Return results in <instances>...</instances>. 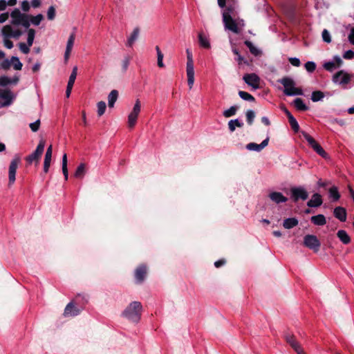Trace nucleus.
I'll return each mask as SVG.
<instances>
[{
    "label": "nucleus",
    "instance_id": "f257e3e1",
    "mask_svg": "<svg viewBox=\"0 0 354 354\" xmlns=\"http://www.w3.org/2000/svg\"><path fill=\"white\" fill-rule=\"evenodd\" d=\"M142 309V306L140 302L132 301L124 310L122 315L132 322L138 323L140 319Z\"/></svg>",
    "mask_w": 354,
    "mask_h": 354
},
{
    "label": "nucleus",
    "instance_id": "f03ea898",
    "mask_svg": "<svg viewBox=\"0 0 354 354\" xmlns=\"http://www.w3.org/2000/svg\"><path fill=\"white\" fill-rule=\"evenodd\" d=\"M223 21L225 29H227L234 33H240L244 26L243 20H234L230 15L229 12H223Z\"/></svg>",
    "mask_w": 354,
    "mask_h": 354
},
{
    "label": "nucleus",
    "instance_id": "7ed1b4c3",
    "mask_svg": "<svg viewBox=\"0 0 354 354\" xmlns=\"http://www.w3.org/2000/svg\"><path fill=\"white\" fill-rule=\"evenodd\" d=\"M1 35L4 37V46L7 48L11 49L13 47V43L9 38L12 37L18 39L22 35V32L19 29L13 28L10 25H6L2 28Z\"/></svg>",
    "mask_w": 354,
    "mask_h": 354
},
{
    "label": "nucleus",
    "instance_id": "20e7f679",
    "mask_svg": "<svg viewBox=\"0 0 354 354\" xmlns=\"http://www.w3.org/2000/svg\"><path fill=\"white\" fill-rule=\"evenodd\" d=\"M278 82L283 86V93L286 95H301L303 94V91L301 88H296L295 86V84L292 78L288 77H284L282 79L279 80Z\"/></svg>",
    "mask_w": 354,
    "mask_h": 354
},
{
    "label": "nucleus",
    "instance_id": "39448f33",
    "mask_svg": "<svg viewBox=\"0 0 354 354\" xmlns=\"http://www.w3.org/2000/svg\"><path fill=\"white\" fill-rule=\"evenodd\" d=\"M12 18L11 24L15 26L21 25L26 28H28L30 24L29 20V16L21 13L17 8L15 9L10 13Z\"/></svg>",
    "mask_w": 354,
    "mask_h": 354
},
{
    "label": "nucleus",
    "instance_id": "423d86ee",
    "mask_svg": "<svg viewBox=\"0 0 354 354\" xmlns=\"http://www.w3.org/2000/svg\"><path fill=\"white\" fill-rule=\"evenodd\" d=\"M301 133H302L304 138H305V140L307 141V142L310 145V147L311 148H313V150L317 154H319L320 156H322L324 158H328L327 153L324 150V149L322 147V146L319 143H317V141L312 136H310L308 133H307L304 131H302Z\"/></svg>",
    "mask_w": 354,
    "mask_h": 354
},
{
    "label": "nucleus",
    "instance_id": "0eeeda50",
    "mask_svg": "<svg viewBox=\"0 0 354 354\" xmlns=\"http://www.w3.org/2000/svg\"><path fill=\"white\" fill-rule=\"evenodd\" d=\"M301 133H302L304 138H305V140L307 141V142L310 145V147L311 148H313V150L317 154H319L320 156H322L324 158H328L327 153L324 150V149L322 147V146L319 143H317V141L312 136H310L308 133H307L304 131H302Z\"/></svg>",
    "mask_w": 354,
    "mask_h": 354
},
{
    "label": "nucleus",
    "instance_id": "6e6552de",
    "mask_svg": "<svg viewBox=\"0 0 354 354\" xmlns=\"http://www.w3.org/2000/svg\"><path fill=\"white\" fill-rule=\"evenodd\" d=\"M303 244L305 247L312 250L315 252L319 250L321 243L315 235L307 234L304 237Z\"/></svg>",
    "mask_w": 354,
    "mask_h": 354
},
{
    "label": "nucleus",
    "instance_id": "1a4fd4ad",
    "mask_svg": "<svg viewBox=\"0 0 354 354\" xmlns=\"http://www.w3.org/2000/svg\"><path fill=\"white\" fill-rule=\"evenodd\" d=\"M16 95L8 89H0V107L8 106L12 104Z\"/></svg>",
    "mask_w": 354,
    "mask_h": 354
},
{
    "label": "nucleus",
    "instance_id": "9d476101",
    "mask_svg": "<svg viewBox=\"0 0 354 354\" xmlns=\"http://www.w3.org/2000/svg\"><path fill=\"white\" fill-rule=\"evenodd\" d=\"M45 147V142L44 140H40L35 151L32 152L30 155L26 158V160L31 164L35 160H39L41 154L44 152Z\"/></svg>",
    "mask_w": 354,
    "mask_h": 354
},
{
    "label": "nucleus",
    "instance_id": "9b49d317",
    "mask_svg": "<svg viewBox=\"0 0 354 354\" xmlns=\"http://www.w3.org/2000/svg\"><path fill=\"white\" fill-rule=\"evenodd\" d=\"M351 78L348 73L344 71H339L333 75V80L336 84L344 86L349 83Z\"/></svg>",
    "mask_w": 354,
    "mask_h": 354
},
{
    "label": "nucleus",
    "instance_id": "f8f14e48",
    "mask_svg": "<svg viewBox=\"0 0 354 354\" xmlns=\"http://www.w3.org/2000/svg\"><path fill=\"white\" fill-rule=\"evenodd\" d=\"M20 162L19 157L14 158L10 162L8 169L9 185H12L15 181V175L18 165Z\"/></svg>",
    "mask_w": 354,
    "mask_h": 354
},
{
    "label": "nucleus",
    "instance_id": "ddd939ff",
    "mask_svg": "<svg viewBox=\"0 0 354 354\" xmlns=\"http://www.w3.org/2000/svg\"><path fill=\"white\" fill-rule=\"evenodd\" d=\"M291 195L295 201H297L299 199L304 201L308 197V192L302 187H292L291 189Z\"/></svg>",
    "mask_w": 354,
    "mask_h": 354
},
{
    "label": "nucleus",
    "instance_id": "4468645a",
    "mask_svg": "<svg viewBox=\"0 0 354 354\" xmlns=\"http://www.w3.org/2000/svg\"><path fill=\"white\" fill-rule=\"evenodd\" d=\"M245 82L254 89L259 87L260 79L255 73L246 74L243 76Z\"/></svg>",
    "mask_w": 354,
    "mask_h": 354
},
{
    "label": "nucleus",
    "instance_id": "2eb2a0df",
    "mask_svg": "<svg viewBox=\"0 0 354 354\" xmlns=\"http://www.w3.org/2000/svg\"><path fill=\"white\" fill-rule=\"evenodd\" d=\"M268 142L269 137H267L261 144L250 142L247 145L246 148L250 151H260L268 145Z\"/></svg>",
    "mask_w": 354,
    "mask_h": 354
},
{
    "label": "nucleus",
    "instance_id": "dca6fc26",
    "mask_svg": "<svg viewBox=\"0 0 354 354\" xmlns=\"http://www.w3.org/2000/svg\"><path fill=\"white\" fill-rule=\"evenodd\" d=\"M75 39V32H72L71 34V35L69 36L67 44H66V50H65V53H64L65 62H67L70 57V55H71V53L72 51V48H73V46L74 44Z\"/></svg>",
    "mask_w": 354,
    "mask_h": 354
},
{
    "label": "nucleus",
    "instance_id": "f3484780",
    "mask_svg": "<svg viewBox=\"0 0 354 354\" xmlns=\"http://www.w3.org/2000/svg\"><path fill=\"white\" fill-rule=\"evenodd\" d=\"M147 274V268L144 265H141L137 268L135 271V278L138 283H142Z\"/></svg>",
    "mask_w": 354,
    "mask_h": 354
},
{
    "label": "nucleus",
    "instance_id": "a211bd4d",
    "mask_svg": "<svg viewBox=\"0 0 354 354\" xmlns=\"http://www.w3.org/2000/svg\"><path fill=\"white\" fill-rule=\"evenodd\" d=\"M81 310L76 308L73 302H70L67 304L64 309V316H76L80 313Z\"/></svg>",
    "mask_w": 354,
    "mask_h": 354
},
{
    "label": "nucleus",
    "instance_id": "6ab92c4d",
    "mask_svg": "<svg viewBox=\"0 0 354 354\" xmlns=\"http://www.w3.org/2000/svg\"><path fill=\"white\" fill-rule=\"evenodd\" d=\"M269 197L271 201L277 204L286 203L288 201V198L286 196H284L281 192H272L270 193Z\"/></svg>",
    "mask_w": 354,
    "mask_h": 354
},
{
    "label": "nucleus",
    "instance_id": "aec40b11",
    "mask_svg": "<svg viewBox=\"0 0 354 354\" xmlns=\"http://www.w3.org/2000/svg\"><path fill=\"white\" fill-rule=\"evenodd\" d=\"M322 204V199L319 194H314L310 200L307 203V205L310 207H317Z\"/></svg>",
    "mask_w": 354,
    "mask_h": 354
},
{
    "label": "nucleus",
    "instance_id": "412c9836",
    "mask_svg": "<svg viewBox=\"0 0 354 354\" xmlns=\"http://www.w3.org/2000/svg\"><path fill=\"white\" fill-rule=\"evenodd\" d=\"M333 214L335 217L342 222L346 220V210L342 207H337L334 209Z\"/></svg>",
    "mask_w": 354,
    "mask_h": 354
},
{
    "label": "nucleus",
    "instance_id": "4be33fe9",
    "mask_svg": "<svg viewBox=\"0 0 354 354\" xmlns=\"http://www.w3.org/2000/svg\"><path fill=\"white\" fill-rule=\"evenodd\" d=\"M93 112H82L81 118L82 124L84 126L91 125L93 124L95 119L93 117Z\"/></svg>",
    "mask_w": 354,
    "mask_h": 354
},
{
    "label": "nucleus",
    "instance_id": "5701e85b",
    "mask_svg": "<svg viewBox=\"0 0 354 354\" xmlns=\"http://www.w3.org/2000/svg\"><path fill=\"white\" fill-rule=\"evenodd\" d=\"M310 221L314 225L318 226H323L326 223V217L323 214H317L316 216H313L310 218Z\"/></svg>",
    "mask_w": 354,
    "mask_h": 354
},
{
    "label": "nucleus",
    "instance_id": "b1692460",
    "mask_svg": "<svg viewBox=\"0 0 354 354\" xmlns=\"http://www.w3.org/2000/svg\"><path fill=\"white\" fill-rule=\"evenodd\" d=\"M140 33V29L138 28H135L131 32V35L129 37L127 41L126 45L129 47H132L134 42L137 40L138 38Z\"/></svg>",
    "mask_w": 354,
    "mask_h": 354
},
{
    "label": "nucleus",
    "instance_id": "393cba45",
    "mask_svg": "<svg viewBox=\"0 0 354 354\" xmlns=\"http://www.w3.org/2000/svg\"><path fill=\"white\" fill-rule=\"evenodd\" d=\"M118 97V91L117 90H113L110 92L108 95V106L110 109H113L115 102Z\"/></svg>",
    "mask_w": 354,
    "mask_h": 354
},
{
    "label": "nucleus",
    "instance_id": "a878e982",
    "mask_svg": "<svg viewBox=\"0 0 354 354\" xmlns=\"http://www.w3.org/2000/svg\"><path fill=\"white\" fill-rule=\"evenodd\" d=\"M286 113H287L288 121H289V123H290V125L292 129L294 131L295 133H297L299 130V125L297 120L291 114L290 112H286Z\"/></svg>",
    "mask_w": 354,
    "mask_h": 354
},
{
    "label": "nucleus",
    "instance_id": "bb28decb",
    "mask_svg": "<svg viewBox=\"0 0 354 354\" xmlns=\"http://www.w3.org/2000/svg\"><path fill=\"white\" fill-rule=\"evenodd\" d=\"M337 236L339 239L345 245L348 244L351 242V238L349 235L344 230H338Z\"/></svg>",
    "mask_w": 354,
    "mask_h": 354
},
{
    "label": "nucleus",
    "instance_id": "cd10ccee",
    "mask_svg": "<svg viewBox=\"0 0 354 354\" xmlns=\"http://www.w3.org/2000/svg\"><path fill=\"white\" fill-rule=\"evenodd\" d=\"M298 223L299 221L296 218H288L283 221V226L284 228L289 230L297 226Z\"/></svg>",
    "mask_w": 354,
    "mask_h": 354
},
{
    "label": "nucleus",
    "instance_id": "c85d7f7f",
    "mask_svg": "<svg viewBox=\"0 0 354 354\" xmlns=\"http://www.w3.org/2000/svg\"><path fill=\"white\" fill-rule=\"evenodd\" d=\"M138 113L139 112H130V113L128 115V127L129 128H133L138 118Z\"/></svg>",
    "mask_w": 354,
    "mask_h": 354
},
{
    "label": "nucleus",
    "instance_id": "c756f323",
    "mask_svg": "<svg viewBox=\"0 0 354 354\" xmlns=\"http://www.w3.org/2000/svg\"><path fill=\"white\" fill-rule=\"evenodd\" d=\"M187 75V84L192 88L194 82V68H186Z\"/></svg>",
    "mask_w": 354,
    "mask_h": 354
},
{
    "label": "nucleus",
    "instance_id": "7c9ffc66",
    "mask_svg": "<svg viewBox=\"0 0 354 354\" xmlns=\"http://www.w3.org/2000/svg\"><path fill=\"white\" fill-rule=\"evenodd\" d=\"M198 41L201 47L205 48H210V43L209 41V39L206 37H205L202 32H200L198 34Z\"/></svg>",
    "mask_w": 354,
    "mask_h": 354
},
{
    "label": "nucleus",
    "instance_id": "2f4dec72",
    "mask_svg": "<svg viewBox=\"0 0 354 354\" xmlns=\"http://www.w3.org/2000/svg\"><path fill=\"white\" fill-rule=\"evenodd\" d=\"M243 125V123L239 119L231 120L228 122L229 129L231 132H233L236 127H241Z\"/></svg>",
    "mask_w": 354,
    "mask_h": 354
},
{
    "label": "nucleus",
    "instance_id": "473e14b6",
    "mask_svg": "<svg viewBox=\"0 0 354 354\" xmlns=\"http://www.w3.org/2000/svg\"><path fill=\"white\" fill-rule=\"evenodd\" d=\"M86 173L85 165L84 163H81L74 174L75 178H83Z\"/></svg>",
    "mask_w": 354,
    "mask_h": 354
},
{
    "label": "nucleus",
    "instance_id": "72a5a7b5",
    "mask_svg": "<svg viewBox=\"0 0 354 354\" xmlns=\"http://www.w3.org/2000/svg\"><path fill=\"white\" fill-rule=\"evenodd\" d=\"M62 172L64 176V178L66 180H68V168H67V155L66 153H64L62 156Z\"/></svg>",
    "mask_w": 354,
    "mask_h": 354
},
{
    "label": "nucleus",
    "instance_id": "f704fd0d",
    "mask_svg": "<svg viewBox=\"0 0 354 354\" xmlns=\"http://www.w3.org/2000/svg\"><path fill=\"white\" fill-rule=\"evenodd\" d=\"M11 65L17 71L21 70L23 64L17 57L12 56L10 58Z\"/></svg>",
    "mask_w": 354,
    "mask_h": 354
},
{
    "label": "nucleus",
    "instance_id": "c9c22d12",
    "mask_svg": "<svg viewBox=\"0 0 354 354\" xmlns=\"http://www.w3.org/2000/svg\"><path fill=\"white\" fill-rule=\"evenodd\" d=\"M329 196L334 201H337L339 199L340 195L336 187H332L329 189Z\"/></svg>",
    "mask_w": 354,
    "mask_h": 354
},
{
    "label": "nucleus",
    "instance_id": "e433bc0d",
    "mask_svg": "<svg viewBox=\"0 0 354 354\" xmlns=\"http://www.w3.org/2000/svg\"><path fill=\"white\" fill-rule=\"evenodd\" d=\"M286 342L291 346L292 348H295L299 344L295 340L294 335L286 334L285 335Z\"/></svg>",
    "mask_w": 354,
    "mask_h": 354
},
{
    "label": "nucleus",
    "instance_id": "4c0bfd02",
    "mask_svg": "<svg viewBox=\"0 0 354 354\" xmlns=\"http://www.w3.org/2000/svg\"><path fill=\"white\" fill-rule=\"evenodd\" d=\"M52 155L45 154L44 161V172L48 173L49 170V167L50 166Z\"/></svg>",
    "mask_w": 354,
    "mask_h": 354
},
{
    "label": "nucleus",
    "instance_id": "58836bf2",
    "mask_svg": "<svg viewBox=\"0 0 354 354\" xmlns=\"http://www.w3.org/2000/svg\"><path fill=\"white\" fill-rule=\"evenodd\" d=\"M77 75V66H75L73 68L72 73L69 77V80L67 85L73 86L76 77Z\"/></svg>",
    "mask_w": 354,
    "mask_h": 354
},
{
    "label": "nucleus",
    "instance_id": "ea45409f",
    "mask_svg": "<svg viewBox=\"0 0 354 354\" xmlns=\"http://www.w3.org/2000/svg\"><path fill=\"white\" fill-rule=\"evenodd\" d=\"M324 97V94L323 92L320 91H313L312 93V95H311V100L313 101V102H318L321 100H322Z\"/></svg>",
    "mask_w": 354,
    "mask_h": 354
},
{
    "label": "nucleus",
    "instance_id": "a19ab883",
    "mask_svg": "<svg viewBox=\"0 0 354 354\" xmlns=\"http://www.w3.org/2000/svg\"><path fill=\"white\" fill-rule=\"evenodd\" d=\"M35 36V31L34 29H28V38H27V44L29 46H32L34 39Z\"/></svg>",
    "mask_w": 354,
    "mask_h": 354
},
{
    "label": "nucleus",
    "instance_id": "79ce46f5",
    "mask_svg": "<svg viewBox=\"0 0 354 354\" xmlns=\"http://www.w3.org/2000/svg\"><path fill=\"white\" fill-rule=\"evenodd\" d=\"M294 105L295 108L299 110H305L307 109L304 101L301 98L295 99L294 100Z\"/></svg>",
    "mask_w": 354,
    "mask_h": 354
},
{
    "label": "nucleus",
    "instance_id": "37998d69",
    "mask_svg": "<svg viewBox=\"0 0 354 354\" xmlns=\"http://www.w3.org/2000/svg\"><path fill=\"white\" fill-rule=\"evenodd\" d=\"M245 44L250 49V51L252 54L255 55H258V53H259L258 49L254 46V45L252 44V43L251 41H245Z\"/></svg>",
    "mask_w": 354,
    "mask_h": 354
},
{
    "label": "nucleus",
    "instance_id": "c03bdc74",
    "mask_svg": "<svg viewBox=\"0 0 354 354\" xmlns=\"http://www.w3.org/2000/svg\"><path fill=\"white\" fill-rule=\"evenodd\" d=\"M44 16L41 14H39L37 16L31 17V22L35 26H38L43 20Z\"/></svg>",
    "mask_w": 354,
    "mask_h": 354
},
{
    "label": "nucleus",
    "instance_id": "a18cd8bd",
    "mask_svg": "<svg viewBox=\"0 0 354 354\" xmlns=\"http://www.w3.org/2000/svg\"><path fill=\"white\" fill-rule=\"evenodd\" d=\"M232 52L237 56L236 61L239 64H241L242 62L248 64L247 61H245L244 57L239 54V50L236 48H232Z\"/></svg>",
    "mask_w": 354,
    "mask_h": 354
},
{
    "label": "nucleus",
    "instance_id": "49530a36",
    "mask_svg": "<svg viewBox=\"0 0 354 354\" xmlns=\"http://www.w3.org/2000/svg\"><path fill=\"white\" fill-rule=\"evenodd\" d=\"M130 57L129 56H125L122 62V71L124 73L127 71L128 67H129V63H130Z\"/></svg>",
    "mask_w": 354,
    "mask_h": 354
},
{
    "label": "nucleus",
    "instance_id": "de8ad7c7",
    "mask_svg": "<svg viewBox=\"0 0 354 354\" xmlns=\"http://www.w3.org/2000/svg\"><path fill=\"white\" fill-rule=\"evenodd\" d=\"M305 68L306 70L309 72V73H312L313 72L315 68H316V64L315 62H307L306 64H305Z\"/></svg>",
    "mask_w": 354,
    "mask_h": 354
},
{
    "label": "nucleus",
    "instance_id": "09e8293b",
    "mask_svg": "<svg viewBox=\"0 0 354 354\" xmlns=\"http://www.w3.org/2000/svg\"><path fill=\"white\" fill-rule=\"evenodd\" d=\"M239 96L245 100H254V98L252 95H251L250 93L245 92V91H239Z\"/></svg>",
    "mask_w": 354,
    "mask_h": 354
},
{
    "label": "nucleus",
    "instance_id": "8fccbe9b",
    "mask_svg": "<svg viewBox=\"0 0 354 354\" xmlns=\"http://www.w3.org/2000/svg\"><path fill=\"white\" fill-rule=\"evenodd\" d=\"M324 68L328 71H333L335 68H337V66H335V63L333 61L331 62H326L324 64Z\"/></svg>",
    "mask_w": 354,
    "mask_h": 354
},
{
    "label": "nucleus",
    "instance_id": "3c124183",
    "mask_svg": "<svg viewBox=\"0 0 354 354\" xmlns=\"http://www.w3.org/2000/svg\"><path fill=\"white\" fill-rule=\"evenodd\" d=\"M40 126V119H37L35 122H31L29 124L30 128L33 132H36L39 130Z\"/></svg>",
    "mask_w": 354,
    "mask_h": 354
},
{
    "label": "nucleus",
    "instance_id": "603ef678",
    "mask_svg": "<svg viewBox=\"0 0 354 354\" xmlns=\"http://www.w3.org/2000/svg\"><path fill=\"white\" fill-rule=\"evenodd\" d=\"M9 84H11L10 77H8L7 76H1L0 77V86H6Z\"/></svg>",
    "mask_w": 354,
    "mask_h": 354
},
{
    "label": "nucleus",
    "instance_id": "864d4df0",
    "mask_svg": "<svg viewBox=\"0 0 354 354\" xmlns=\"http://www.w3.org/2000/svg\"><path fill=\"white\" fill-rule=\"evenodd\" d=\"M19 47L20 50L24 54H28L30 52V46H29L28 44H26L25 43H19Z\"/></svg>",
    "mask_w": 354,
    "mask_h": 354
},
{
    "label": "nucleus",
    "instance_id": "5fc2aeb1",
    "mask_svg": "<svg viewBox=\"0 0 354 354\" xmlns=\"http://www.w3.org/2000/svg\"><path fill=\"white\" fill-rule=\"evenodd\" d=\"M11 66L10 59H6L1 64L0 67L3 70H8Z\"/></svg>",
    "mask_w": 354,
    "mask_h": 354
},
{
    "label": "nucleus",
    "instance_id": "6e6d98bb",
    "mask_svg": "<svg viewBox=\"0 0 354 354\" xmlns=\"http://www.w3.org/2000/svg\"><path fill=\"white\" fill-rule=\"evenodd\" d=\"M47 17L49 20L54 19L55 17V9L53 6H50L48 9Z\"/></svg>",
    "mask_w": 354,
    "mask_h": 354
},
{
    "label": "nucleus",
    "instance_id": "4d7b16f0",
    "mask_svg": "<svg viewBox=\"0 0 354 354\" xmlns=\"http://www.w3.org/2000/svg\"><path fill=\"white\" fill-rule=\"evenodd\" d=\"M322 39L326 43H330L331 41L330 35L329 32L324 29L322 32Z\"/></svg>",
    "mask_w": 354,
    "mask_h": 354
},
{
    "label": "nucleus",
    "instance_id": "13d9d810",
    "mask_svg": "<svg viewBox=\"0 0 354 354\" xmlns=\"http://www.w3.org/2000/svg\"><path fill=\"white\" fill-rule=\"evenodd\" d=\"M343 57L346 59H351L354 58V51L352 50L346 51L343 55Z\"/></svg>",
    "mask_w": 354,
    "mask_h": 354
},
{
    "label": "nucleus",
    "instance_id": "bf43d9fd",
    "mask_svg": "<svg viewBox=\"0 0 354 354\" xmlns=\"http://www.w3.org/2000/svg\"><path fill=\"white\" fill-rule=\"evenodd\" d=\"M290 63L294 66H299L301 64L300 60L297 57H290L289 58Z\"/></svg>",
    "mask_w": 354,
    "mask_h": 354
},
{
    "label": "nucleus",
    "instance_id": "052dcab7",
    "mask_svg": "<svg viewBox=\"0 0 354 354\" xmlns=\"http://www.w3.org/2000/svg\"><path fill=\"white\" fill-rule=\"evenodd\" d=\"M255 117L254 112H247V121L249 124H251Z\"/></svg>",
    "mask_w": 354,
    "mask_h": 354
},
{
    "label": "nucleus",
    "instance_id": "680f3d73",
    "mask_svg": "<svg viewBox=\"0 0 354 354\" xmlns=\"http://www.w3.org/2000/svg\"><path fill=\"white\" fill-rule=\"evenodd\" d=\"M142 108H144V106H142L141 102L139 100H137L135 102L132 111H140V109Z\"/></svg>",
    "mask_w": 354,
    "mask_h": 354
},
{
    "label": "nucleus",
    "instance_id": "e2e57ef3",
    "mask_svg": "<svg viewBox=\"0 0 354 354\" xmlns=\"http://www.w3.org/2000/svg\"><path fill=\"white\" fill-rule=\"evenodd\" d=\"M333 62H334L335 63V66H337V68L339 67L342 64V63H343V62H342V59L340 58V57H339L337 55L333 57Z\"/></svg>",
    "mask_w": 354,
    "mask_h": 354
},
{
    "label": "nucleus",
    "instance_id": "0e129e2a",
    "mask_svg": "<svg viewBox=\"0 0 354 354\" xmlns=\"http://www.w3.org/2000/svg\"><path fill=\"white\" fill-rule=\"evenodd\" d=\"M163 54L157 55L158 57V66L160 68H163L165 66L163 63Z\"/></svg>",
    "mask_w": 354,
    "mask_h": 354
},
{
    "label": "nucleus",
    "instance_id": "69168bd1",
    "mask_svg": "<svg viewBox=\"0 0 354 354\" xmlns=\"http://www.w3.org/2000/svg\"><path fill=\"white\" fill-rule=\"evenodd\" d=\"M21 9L25 11L28 12L30 9V5L29 3L27 1H24L21 3Z\"/></svg>",
    "mask_w": 354,
    "mask_h": 354
},
{
    "label": "nucleus",
    "instance_id": "338daca9",
    "mask_svg": "<svg viewBox=\"0 0 354 354\" xmlns=\"http://www.w3.org/2000/svg\"><path fill=\"white\" fill-rule=\"evenodd\" d=\"M106 107V103L103 101H100L97 103L98 111H105Z\"/></svg>",
    "mask_w": 354,
    "mask_h": 354
},
{
    "label": "nucleus",
    "instance_id": "774afa93",
    "mask_svg": "<svg viewBox=\"0 0 354 354\" xmlns=\"http://www.w3.org/2000/svg\"><path fill=\"white\" fill-rule=\"evenodd\" d=\"M348 41L351 44L354 45V28L351 30V32L348 35Z\"/></svg>",
    "mask_w": 354,
    "mask_h": 354
}]
</instances>
